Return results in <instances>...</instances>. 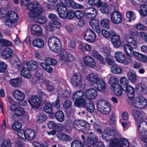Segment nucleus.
Returning a JSON list of instances; mask_svg holds the SVG:
<instances>
[{"label": "nucleus", "mask_w": 147, "mask_h": 147, "mask_svg": "<svg viewBox=\"0 0 147 147\" xmlns=\"http://www.w3.org/2000/svg\"><path fill=\"white\" fill-rule=\"evenodd\" d=\"M45 111L47 113H51L52 110V105L50 102H47L45 105L44 107Z\"/></svg>", "instance_id": "obj_52"}, {"label": "nucleus", "mask_w": 147, "mask_h": 147, "mask_svg": "<svg viewBox=\"0 0 147 147\" xmlns=\"http://www.w3.org/2000/svg\"><path fill=\"white\" fill-rule=\"evenodd\" d=\"M61 3L58 4L57 7V11L59 17L64 19V0H60Z\"/></svg>", "instance_id": "obj_31"}, {"label": "nucleus", "mask_w": 147, "mask_h": 147, "mask_svg": "<svg viewBox=\"0 0 147 147\" xmlns=\"http://www.w3.org/2000/svg\"><path fill=\"white\" fill-rule=\"evenodd\" d=\"M12 95L14 98L19 101L23 100L25 98L24 93L19 90H16L12 92Z\"/></svg>", "instance_id": "obj_29"}, {"label": "nucleus", "mask_w": 147, "mask_h": 147, "mask_svg": "<svg viewBox=\"0 0 147 147\" xmlns=\"http://www.w3.org/2000/svg\"><path fill=\"white\" fill-rule=\"evenodd\" d=\"M97 139L95 135L93 133H90V134L88 137L84 140V145L90 146L94 144Z\"/></svg>", "instance_id": "obj_23"}, {"label": "nucleus", "mask_w": 147, "mask_h": 147, "mask_svg": "<svg viewBox=\"0 0 147 147\" xmlns=\"http://www.w3.org/2000/svg\"><path fill=\"white\" fill-rule=\"evenodd\" d=\"M21 3L23 6L27 7L28 15L30 17H36L42 11L41 6L37 1L31 2L30 0H21Z\"/></svg>", "instance_id": "obj_1"}, {"label": "nucleus", "mask_w": 147, "mask_h": 147, "mask_svg": "<svg viewBox=\"0 0 147 147\" xmlns=\"http://www.w3.org/2000/svg\"><path fill=\"white\" fill-rule=\"evenodd\" d=\"M136 89L138 90L141 94H145L147 92V86L144 84H140L136 86Z\"/></svg>", "instance_id": "obj_38"}, {"label": "nucleus", "mask_w": 147, "mask_h": 147, "mask_svg": "<svg viewBox=\"0 0 147 147\" xmlns=\"http://www.w3.org/2000/svg\"><path fill=\"white\" fill-rule=\"evenodd\" d=\"M48 44L51 50L55 52L58 53L61 49V43L57 37L53 36L50 38L48 40Z\"/></svg>", "instance_id": "obj_5"}, {"label": "nucleus", "mask_w": 147, "mask_h": 147, "mask_svg": "<svg viewBox=\"0 0 147 147\" xmlns=\"http://www.w3.org/2000/svg\"><path fill=\"white\" fill-rule=\"evenodd\" d=\"M114 133V130L113 128H106L103 132L102 135V138L106 141H110L113 136Z\"/></svg>", "instance_id": "obj_16"}, {"label": "nucleus", "mask_w": 147, "mask_h": 147, "mask_svg": "<svg viewBox=\"0 0 147 147\" xmlns=\"http://www.w3.org/2000/svg\"><path fill=\"white\" fill-rule=\"evenodd\" d=\"M83 97L84 93L81 91H78L74 93L72 98L73 99L75 100L74 105L79 107H85L86 101Z\"/></svg>", "instance_id": "obj_6"}, {"label": "nucleus", "mask_w": 147, "mask_h": 147, "mask_svg": "<svg viewBox=\"0 0 147 147\" xmlns=\"http://www.w3.org/2000/svg\"><path fill=\"white\" fill-rule=\"evenodd\" d=\"M89 3L91 5H94L95 4H97V7H100L101 2L100 1V0H89Z\"/></svg>", "instance_id": "obj_63"}, {"label": "nucleus", "mask_w": 147, "mask_h": 147, "mask_svg": "<svg viewBox=\"0 0 147 147\" xmlns=\"http://www.w3.org/2000/svg\"><path fill=\"white\" fill-rule=\"evenodd\" d=\"M110 35L112 36L111 41L114 47L116 48H118L121 45V42L119 40V36L117 35L114 31H111L110 32Z\"/></svg>", "instance_id": "obj_18"}, {"label": "nucleus", "mask_w": 147, "mask_h": 147, "mask_svg": "<svg viewBox=\"0 0 147 147\" xmlns=\"http://www.w3.org/2000/svg\"><path fill=\"white\" fill-rule=\"evenodd\" d=\"M107 76L109 77L108 82L111 86L112 91L117 96L121 95L122 94V89L121 86L119 84L117 78L111 74L108 75Z\"/></svg>", "instance_id": "obj_2"}, {"label": "nucleus", "mask_w": 147, "mask_h": 147, "mask_svg": "<svg viewBox=\"0 0 147 147\" xmlns=\"http://www.w3.org/2000/svg\"><path fill=\"white\" fill-rule=\"evenodd\" d=\"M10 84L14 87H18L20 86L22 83V81L20 78L12 79L10 80Z\"/></svg>", "instance_id": "obj_40"}, {"label": "nucleus", "mask_w": 147, "mask_h": 147, "mask_svg": "<svg viewBox=\"0 0 147 147\" xmlns=\"http://www.w3.org/2000/svg\"><path fill=\"white\" fill-rule=\"evenodd\" d=\"M42 100V98L40 96L33 95L28 99V102L32 108L36 109L41 105Z\"/></svg>", "instance_id": "obj_10"}, {"label": "nucleus", "mask_w": 147, "mask_h": 147, "mask_svg": "<svg viewBox=\"0 0 147 147\" xmlns=\"http://www.w3.org/2000/svg\"><path fill=\"white\" fill-rule=\"evenodd\" d=\"M31 32L33 35L36 36H40L42 33V30L40 26L36 24L32 25Z\"/></svg>", "instance_id": "obj_26"}, {"label": "nucleus", "mask_w": 147, "mask_h": 147, "mask_svg": "<svg viewBox=\"0 0 147 147\" xmlns=\"http://www.w3.org/2000/svg\"><path fill=\"white\" fill-rule=\"evenodd\" d=\"M41 14L38 16L33 18H34V20L40 24H44L47 21V19L43 16H39Z\"/></svg>", "instance_id": "obj_47"}, {"label": "nucleus", "mask_w": 147, "mask_h": 147, "mask_svg": "<svg viewBox=\"0 0 147 147\" xmlns=\"http://www.w3.org/2000/svg\"><path fill=\"white\" fill-rule=\"evenodd\" d=\"M85 11L80 10L75 11V17L78 19L82 18L85 15Z\"/></svg>", "instance_id": "obj_51"}, {"label": "nucleus", "mask_w": 147, "mask_h": 147, "mask_svg": "<svg viewBox=\"0 0 147 147\" xmlns=\"http://www.w3.org/2000/svg\"><path fill=\"white\" fill-rule=\"evenodd\" d=\"M86 17L89 19L94 18L97 14L96 10L92 7H88L85 10Z\"/></svg>", "instance_id": "obj_25"}, {"label": "nucleus", "mask_w": 147, "mask_h": 147, "mask_svg": "<svg viewBox=\"0 0 147 147\" xmlns=\"http://www.w3.org/2000/svg\"><path fill=\"white\" fill-rule=\"evenodd\" d=\"M75 17V11L74 10H70L67 13L66 17L69 19H72Z\"/></svg>", "instance_id": "obj_62"}, {"label": "nucleus", "mask_w": 147, "mask_h": 147, "mask_svg": "<svg viewBox=\"0 0 147 147\" xmlns=\"http://www.w3.org/2000/svg\"><path fill=\"white\" fill-rule=\"evenodd\" d=\"M122 90L126 92L128 97L130 99L131 101L133 99V98L135 94V91L134 88L131 86L130 85L127 86L125 88H124Z\"/></svg>", "instance_id": "obj_28"}, {"label": "nucleus", "mask_w": 147, "mask_h": 147, "mask_svg": "<svg viewBox=\"0 0 147 147\" xmlns=\"http://www.w3.org/2000/svg\"><path fill=\"white\" fill-rule=\"evenodd\" d=\"M110 18L112 23L114 24H118L122 21V16L121 14L117 10H115L110 15Z\"/></svg>", "instance_id": "obj_15"}, {"label": "nucleus", "mask_w": 147, "mask_h": 147, "mask_svg": "<svg viewBox=\"0 0 147 147\" xmlns=\"http://www.w3.org/2000/svg\"><path fill=\"white\" fill-rule=\"evenodd\" d=\"M34 131L31 129H27L25 131L20 130L18 133V137L21 140L25 141L33 139L35 136Z\"/></svg>", "instance_id": "obj_7"}, {"label": "nucleus", "mask_w": 147, "mask_h": 147, "mask_svg": "<svg viewBox=\"0 0 147 147\" xmlns=\"http://www.w3.org/2000/svg\"><path fill=\"white\" fill-rule=\"evenodd\" d=\"M93 86L97 89L99 90H103L106 88L105 83L104 80L99 78V80L96 84H94Z\"/></svg>", "instance_id": "obj_33"}, {"label": "nucleus", "mask_w": 147, "mask_h": 147, "mask_svg": "<svg viewBox=\"0 0 147 147\" xmlns=\"http://www.w3.org/2000/svg\"><path fill=\"white\" fill-rule=\"evenodd\" d=\"M127 53L128 55L131 57L134 55L139 60L143 63H145L147 61V57L146 55L136 51H134L133 49H132Z\"/></svg>", "instance_id": "obj_21"}, {"label": "nucleus", "mask_w": 147, "mask_h": 147, "mask_svg": "<svg viewBox=\"0 0 147 147\" xmlns=\"http://www.w3.org/2000/svg\"><path fill=\"white\" fill-rule=\"evenodd\" d=\"M10 11H9L7 8L2 7L0 8V18H6L9 15Z\"/></svg>", "instance_id": "obj_39"}, {"label": "nucleus", "mask_w": 147, "mask_h": 147, "mask_svg": "<svg viewBox=\"0 0 147 147\" xmlns=\"http://www.w3.org/2000/svg\"><path fill=\"white\" fill-rule=\"evenodd\" d=\"M47 63L43 62L40 63V65L43 69L49 73H51L52 72L53 69L51 67L48 65Z\"/></svg>", "instance_id": "obj_44"}, {"label": "nucleus", "mask_w": 147, "mask_h": 147, "mask_svg": "<svg viewBox=\"0 0 147 147\" xmlns=\"http://www.w3.org/2000/svg\"><path fill=\"white\" fill-rule=\"evenodd\" d=\"M20 108H23L22 107H17V104H14L10 106L8 111L9 113H10L9 111L14 113L18 111V109Z\"/></svg>", "instance_id": "obj_61"}, {"label": "nucleus", "mask_w": 147, "mask_h": 147, "mask_svg": "<svg viewBox=\"0 0 147 147\" xmlns=\"http://www.w3.org/2000/svg\"><path fill=\"white\" fill-rule=\"evenodd\" d=\"M32 44L34 47L40 49L44 46V42L42 39L36 38L33 40Z\"/></svg>", "instance_id": "obj_34"}, {"label": "nucleus", "mask_w": 147, "mask_h": 147, "mask_svg": "<svg viewBox=\"0 0 147 147\" xmlns=\"http://www.w3.org/2000/svg\"><path fill=\"white\" fill-rule=\"evenodd\" d=\"M4 21L5 24L7 26L11 27L14 26L15 23L18 19L17 14L13 11H10L8 16Z\"/></svg>", "instance_id": "obj_9"}, {"label": "nucleus", "mask_w": 147, "mask_h": 147, "mask_svg": "<svg viewBox=\"0 0 147 147\" xmlns=\"http://www.w3.org/2000/svg\"><path fill=\"white\" fill-rule=\"evenodd\" d=\"M82 81V76L80 73H75L72 76L71 82L74 86H79L81 84Z\"/></svg>", "instance_id": "obj_22"}, {"label": "nucleus", "mask_w": 147, "mask_h": 147, "mask_svg": "<svg viewBox=\"0 0 147 147\" xmlns=\"http://www.w3.org/2000/svg\"><path fill=\"white\" fill-rule=\"evenodd\" d=\"M124 51L127 55V57H125L124 58V59H123L124 62L122 63H123L125 65H127L132 61V58L134 56V55H133L131 57L130 56L126 53L125 51Z\"/></svg>", "instance_id": "obj_57"}, {"label": "nucleus", "mask_w": 147, "mask_h": 147, "mask_svg": "<svg viewBox=\"0 0 147 147\" xmlns=\"http://www.w3.org/2000/svg\"><path fill=\"white\" fill-rule=\"evenodd\" d=\"M136 73L133 71L130 70L128 72L127 77L132 82L134 83L136 82Z\"/></svg>", "instance_id": "obj_41"}, {"label": "nucleus", "mask_w": 147, "mask_h": 147, "mask_svg": "<svg viewBox=\"0 0 147 147\" xmlns=\"http://www.w3.org/2000/svg\"><path fill=\"white\" fill-rule=\"evenodd\" d=\"M25 111L24 108L19 109L18 111L12 113L10 117L11 121H18L21 119V117L24 115Z\"/></svg>", "instance_id": "obj_19"}, {"label": "nucleus", "mask_w": 147, "mask_h": 147, "mask_svg": "<svg viewBox=\"0 0 147 147\" xmlns=\"http://www.w3.org/2000/svg\"><path fill=\"white\" fill-rule=\"evenodd\" d=\"M97 107L98 110L104 115L108 114L111 110L109 104L102 100H99L97 102Z\"/></svg>", "instance_id": "obj_8"}, {"label": "nucleus", "mask_w": 147, "mask_h": 147, "mask_svg": "<svg viewBox=\"0 0 147 147\" xmlns=\"http://www.w3.org/2000/svg\"><path fill=\"white\" fill-rule=\"evenodd\" d=\"M71 147H84L82 143L79 140H75L71 143Z\"/></svg>", "instance_id": "obj_60"}, {"label": "nucleus", "mask_w": 147, "mask_h": 147, "mask_svg": "<svg viewBox=\"0 0 147 147\" xmlns=\"http://www.w3.org/2000/svg\"><path fill=\"white\" fill-rule=\"evenodd\" d=\"M82 60L84 64L89 67L93 68L96 66L95 61L90 56H84L83 57Z\"/></svg>", "instance_id": "obj_20"}, {"label": "nucleus", "mask_w": 147, "mask_h": 147, "mask_svg": "<svg viewBox=\"0 0 147 147\" xmlns=\"http://www.w3.org/2000/svg\"><path fill=\"white\" fill-rule=\"evenodd\" d=\"M127 17L129 19V21L131 22L132 21L135 20L136 18L135 13L133 11H129L126 13Z\"/></svg>", "instance_id": "obj_49"}, {"label": "nucleus", "mask_w": 147, "mask_h": 147, "mask_svg": "<svg viewBox=\"0 0 147 147\" xmlns=\"http://www.w3.org/2000/svg\"><path fill=\"white\" fill-rule=\"evenodd\" d=\"M133 104L139 109H143L147 106V100L144 97L141 96L135 98L132 100Z\"/></svg>", "instance_id": "obj_12"}, {"label": "nucleus", "mask_w": 147, "mask_h": 147, "mask_svg": "<svg viewBox=\"0 0 147 147\" xmlns=\"http://www.w3.org/2000/svg\"><path fill=\"white\" fill-rule=\"evenodd\" d=\"M125 57V54L121 51H117L115 53L114 57L116 61L120 63L123 62V59Z\"/></svg>", "instance_id": "obj_35"}, {"label": "nucleus", "mask_w": 147, "mask_h": 147, "mask_svg": "<svg viewBox=\"0 0 147 147\" xmlns=\"http://www.w3.org/2000/svg\"><path fill=\"white\" fill-rule=\"evenodd\" d=\"M21 123L18 122H15L12 125V129L15 131H18L22 128Z\"/></svg>", "instance_id": "obj_58"}, {"label": "nucleus", "mask_w": 147, "mask_h": 147, "mask_svg": "<svg viewBox=\"0 0 147 147\" xmlns=\"http://www.w3.org/2000/svg\"><path fill=\"white\" fill-rule=\"evenodd\" d=\"M86 108L88 111L90 113L93 112L94 110L95 107L94 105L92 102L91 101H89V103L86 104Z\"/></svg>", "instance_id": "obj_55"}, {"label": "nucleus", "mask_w": 147, "mask_h": 147, "mask_svg": "<svg viewBox=\"0 0 147 147\" xmlns=\"http://www.w3.org/2000/svg\"><path fill=\"white\" fill-rule=\"evenodd\" d=\"M55 116L56 119L59 121L62 122L64 120V115L63 112L61 111H57L56 113Z\"/></svg>", "instance_id": "obj_48"}, {"label": "nucleus", "mask_w": 147, "mask_h": 147, "mask_svg": "<svg viewBox=\"0 0 147 147\" xmlns=\"http://www.w3.org/2000/svg\"><path fill=\"white\" fill-rule=\"evenodd\" d=\"M66 55H65V62H71L74 61L75 59V57L73 55L66 53Z\"/></svg>", "instance_id": "obj_59"}, {"label": "nucleus", "mask_w": 147, "mask_h": 147, "mask_svg": "<svg viewBox=\"0 0 147 147\" xmlns=\"http://www.w3.org/2000/svg\"><path fill=\"white\" fill-rule=\"evenodd\" d=\"M138 134L142 137L147 136V122L142 121L136 124Z\"/></svg>", "instance_id": "obj_14"}, {"label": "nucleus", "mask_w": 147, "mask_h": 147, "mask_svg": "<svg viewBox=\"0 0 147 147\" xmlns=\"http://www.w3.org/2000/svg\"><path fill=\"white\" fill-rule=\"evenodd\" d=\"M99 78L97 73L92 72L88 74L86 76V79L90 82L93 85L94 84H96L98 82Z\"/></svg>", "instance_id": "obj_27"}, {"label": "nucleus", "mask_w": 147, "mask_h": 147, "mask_svg": "<svg viewBox=\"0 0 147 147\" xmlns=\"http://www.w3.org/2000/svg\"><path fill=\"white\" fill-rule=\"evenodd\" d=\"M28 68L32 70H34L36 69L38 67V64L35 61L30 60L26 64Z\"/></svg>", "instance_id": "obj_36"}, {"label": "nucleus", "mask_w": 147, "mask_h": 147, "mask_svg": "<svg viewBox=\"0 0 147 147\" xmlns=\"http://www.w3.org/2000/svg\"><path fill=\"white\" fill-rule=\"evenodd\" d=\"M110 22V20L109 19H103L101 20L100 23L102 27L107 29H109L110 28L109 24Z\"/></svg>", "instance_id": "obj_50"}, {"label": "nucleus", "mask_w": 147, "mask_h": 147, "mask_svg": "<svg viewBox=\"0 0 147 147\" xmlns=\"http://www.w3.org/2000/svg\"><path fill=\"white\" fill-rule=\"evenodd\" d=\"M84 95L86 98L90 100L95 98L97 95V92L96 90L91 88L87 90L85 92Z\"/></svg>", "instance_id": "obj_24"}, {"label": "nucleus", "mask_w": 147, "mask_h": 147, "mask_svg": "<svg viewBox=\"0 0 147 147\" xmlns=\"http://www.w3.org/2000/svg\"><path fill=\"white\" fill-rule=\"evenodd\" d=\"M129 146L128 141L125 138H122L119 141L114 139L110 142L109 147H129Z\"/></svg>", "instance_id": "obj_11"}, {"label": "nucleus", "mask_w": 147, "mask_h": 147, "mask_svg": "<svg viewBox=\"0 0 147 147\" xmlns=\"http://www.w3.org/2000/svg\"><path fill=\"white\" fill-rule=\"evenodd\" d=\"M21 71V75L24 78L29 79L31 78V75L28 68L23 66Z\"/></svg>", "instance_id": "obj_37"}, {"label": "nucleus", "mask_w": 147, "mask_h": 147, "mask_svg": "<svg viewBox=\"0 0 147 147\" xmlns=\"http://www.w3.org/2000/svg\"><path fill=\"white\" fill-rule=\"evenodd\" d=\"M91 55L94 58L99 60L100 62L102 64H104L105 63V60L103 57L96 50L93 49L92 50L91 52Z\"/></svg>", "instance_id": "obj_32"}, {"label": "nucleus", "mask_w": 147, "mask_h": 147, "mask_svg": "<svg viewBox=\"0 0 147 147\" xmlns=\"http://www.w3.org/2000/svg\"><path fill=\"white\" fill-rule=\"evenodd\" d=\"M49 25L50 27L56 28H59L61 26L59 22L57 20L52 22Z\"/></svg>", "instance_id": "obj_64"}, {"label": "nucleus", "mask_w": 147, "mask_h": 147, "mask_svg": "<svg viewBox=\"0 0 147 147\" xmlns=\"http://www.w3.org/2000/svg\"><path fill=\"white\" fill-rule=\"evenodd\" d=\"M12 64L14 67L18 69L21 66V64L19 58L16 56L15 57L13 62H12Z\"/></svg>", "instance_id": "obj_53"}, {"label": "nucleus", "mask_w": 147, "mask_h": 147, "mask_svg": "<svg viewBox=\"0 0 147 147\" xmlns=\"http://www.w3.org/2000/svg\"><path fill=\"white\" fill-rule=\"evenodd\" d=\"M88 125L87 123L84 120H76L73 123L70 120H69L66 122L65 125V129L69 132L71 127L74 126V127L78 130H81L82 128L86 127Z\"/></svg>", "instance_id": "obj_3"}, {"label": "nucleus", "mask_w": 147, "mask_h": 147, "mask_svg": "<svg viewBox=\"0 0 147 147\" xmlns=\"http://www.w3.org/2000/svg\"><path fill=\"white\" fill-rule=\"evenodd\" d=\"M47 119V117L43 113H41L38 115L36 117L37 121L40 123L44 122Z\"/></svg>", "instance_id": "obj_54"}, {"label": "nucleus", "mask_w": 147, "mask_h": 147, "mask_svg": "<svg viewBox=\"0 0 147 147\" xmlns=\"http://www.w3.org/2000/svg\"><path fill=\"white\" fill-rule=\"evenodd\" d=\"M99 24V21L96 19H93L90 22V26L98 34L100 32Z\"/></svg>", "instance_id": "obj_30"}, {"label": "nucleus", "mask_w": 147, "mask_h": 147, "mask_svg": "<svg viewBox=\"0 0 147 147\" xmlns=\"http://www.w3.org/2000/svg\"><path fill=\"white\" fill-rule=\"evenodd\" d=\"M100 10L101 12L103 14H106L109 12V7L108 4L105 3H101Z\"/></svg>", "instance_id": "obj_46"}, {"label": "nucleus", "mask_w": 147, "mask_h": 147, "mask_svg": "<svg viewBox=\"0 0 147 147\" xmlns=\"http://www.w3.org/2000/svg\"><path fill=\"white\" fill-rule=\"evenodd\" d=\"M12 49L8 47L5 48L3 50L2 56L3 58L6 59L9 57L12 53Z\"/></svg>", "instance_id": "obj_42"}, {"label": "nucleus", "mask_w": 147, "mask_h": 147, "mask_svg": "<svg viewBox=\"0 0 147 147\" xmlns=\"http://www.w3.org/2000/svg\"><path fill=\"white\" fill-rule=\"evenodd\" d=\"M101 51L105 56H109L111 54V49L109 46H104L102 48Z\"/></svg>", "instance_id": "obj_45"}, {"label": "nucleus", "mask_w": 147, "mask_h": 147, "mask_svg": "<svg viewBox=\"0 0 147 147\" xmlns=\"http://www.w3.org/2000/svg\"><path fill=\"white\" fill-rule=\"evenodd\" d=\"M125 40L127 43L123 46L124 51L127 53L132 49L136 48L137 46V42L129 34H126L125 36Z\"/></svg>", "instance_id": "obj_4"}, {"label": "nucleus", "mask_w": 147, "mask_h": 147, "mask_svg": "<svg viewBox=\"0 0 147 147\" xmlns=\"http://www.w3.org/2000/svg\"><path fill=\"white\" fill-rule=\"evenodd\" d=\"M44 60L46 63L49 65H56L57 63V61L54 59L47 58H45Z\"/></svg>", "instance_id": "obj_56"}, {"label": "nucleus", "mask_w": 147, "mask_h": 147, "mask_svg": "<svg viewBox=\"0 0 147 147\" xmlns=\"http://www.w3.org/2000/svg\"><path fill=\"white\" fill-rule=\"evenodd\" d=\"M132 114L136 124L142 121H144L146 118V115L143 111L134 110L132 111Z\"/></svg>", "instance_id": "obj_17"}, {"label": "nucleus", "mask_w": 147, "mask_h": 147, "mask_svg": "<svg viewBox=\"0 0 147 147\" xmlns=\"http://www.w3.org/2000/svg\"><path fill=\"white\" fill-rule=\"evenodd\" d=\"M111 70L113 73L116 74H119L122 72L121 68L117 65H113L111 67Z\"/></svg>", "instance_id": "obj_43"}, {"label": "nucleus", "mask_w": 147, "mask_h": 147, "mask_svg": "<svg viewBox=\"0 0 147 147\" xmlns=\"http://www.w3.org/2000/svg\"><path fill=\"white\" fill-rule=\"evenodd\" d=\"M84 39L89 43L94 42L96 38L95 32L90 28L86 29L84 32Z\"/></svg>", "instance_id": "obj_13"}]
</instances>
